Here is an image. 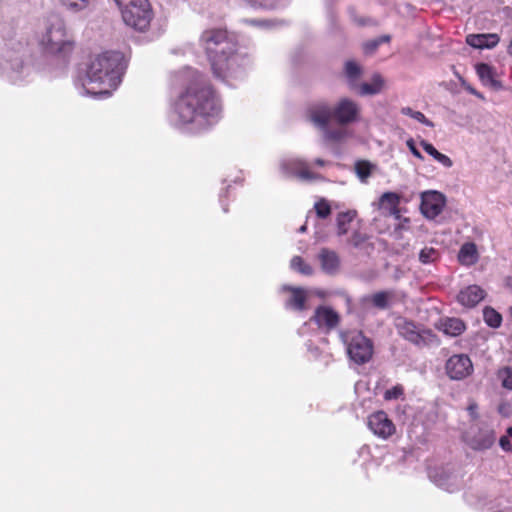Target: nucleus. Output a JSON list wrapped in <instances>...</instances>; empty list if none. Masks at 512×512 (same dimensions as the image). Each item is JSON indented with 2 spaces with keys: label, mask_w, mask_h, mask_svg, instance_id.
I'll return each mask as SVG.
<instances>
[{
  "label": "nucleus",
  "mask_w": 512,
  "mask_h": 512,
  "mask_svg": "<svg viewBox=\"0 0 512 512\" xmlns=\"http://www.w3.org/2000/svg\"><path fill=\"white\" fill-rule=\"evenodd\" d=\"M470 93H472L473 95H475V93H477V91L475 89H469Z\"/></svg>",
  "instance_id": "obj_51"
},
{
  "label": "nucleus",
  "mask_w": 512,
  "mask_h": 512,
  "mask_svg": "<svg viewBox=\"0 0 512 512\" xmlns=\"http://www.w3.org/2000/svg\"><path fill=\"white\" fill-rule=\"evenodd\" d=\"M213 75L220 80L238 79L245 74L248 60L237 53L236 42L226 30L208 29L200 37Z\"/></svg>",
  "instance_id": "obj_2"
},
{
  "label": "nucleus",
  "mask_w": 512,
  "mask_h": 512,
  "mask_svg": "<svg viewBox=\"0 0 512 512\" xmlns=\"http://www.w3.org/2000/svg\"><path fill=\"white\" fill-rule=\"evenodd\" d=\"M315 164H316V165H318V166H324V165H326V164H327V162H326V161H324V160H323V159H321V158H318V159H316V160H315Z\"/></svg>",
  "instance_id": "obj_47"
},
{
  "label": "nucleus",
  "mask_w": 512,
  "mask_h": 512,
  "mask_svg": "<svg viewBox=\"0 0 512 512\" xmlns=\"http://www.w3.org/2000/svg\"><path fill=\"white\" fill-rule=\"evenodd\" d=\"M344 73L351 89L358 87V81L362 76V67L354 60H348L344 65Z\"/></svg>",
  "instance_id": "obj_24"
},
{
  "label": "nucleus",
  "mask_w": 512,
  "mask_h": 512,
  "mask_svg": "<svg viewBox=\"0 0 512 512\" xmlns=\"http://www.w3.org/2000/svg\"><path fill=\"white\" fill-rule=\"evenodd\" d=\"M283 289L289 290L291 292V297L286 302L287 307H290L298 311H302L307 308L305 305V302L307 300L306 290L290 286H284Z\"/></svg>",
  "instance_id": "obj_22"
},
{
  "label": "nucleus",
  "mask_w": 512,
  "mask_h": 512,
  "mask_svg": "<svg viewBox=\"0 0 512 512\" xmlns=\"http://www.w3.org/2000/svg\"><path fill=\"white\" fill-rule=\"evenodd\" d=\"M483 318L485 323L492 328H498L502 323L501 314L492 307H485L483 309Z\"/></svg>",
  "instance_id": "obj_32"
},
{
  "label": "nucleus",
  "mask_w": 512,
  "mask_h": 512,
  "mask_svg": "<svg viewBox=\"0 0 512 512\" xmlns=\"http://www.w3.org/2000/svg\"><path fill=\"white\" fill-rule=\"evenodd\" d=\"M356 217L355 211L340 212L336 218L337 235L343 236L347 234L350 228L351 222Z\"/></svg>",
  "instance_id": "obj_28"
},
{
  "label": "nucleus",
  "mask_w": 512,
  "mask_h": 512,
  "mask_svg": "<svg viewBox=\"0 0 512 512\" xmlns=\"http://www.w3.org/2000/svg\"><path fill=\"white\" fill-rule=\"evenodd\" d=\"M406 145L409 148L410 152L418 159L423 160V156L421 152L416 148L415 142L412 138L406 141Z\"/></svg>",
  "instance_id": "obj_42"
},
{
  "label": "nucleus",
  "mask_w": 512,
  "mask_h": 512,
  "mask_svg": "<svg viewBox=\"0 0 512 512\" xmlns=\"http://www.w3.org/2000/svg\"><path fill=\"white\" fill-rule=\"evenodd\" d=\"M311 320L315 322L319 329L329 332L337 327L340 316L329 306H319L316 308Z\"/></svg>",
  "instance_id": "obj_15"
},
{
  "label": "nucleus",
  "mask_w": 512,
  "mask_h": 512,
  "mask_svg": "<svg viewBox=\"0 0 512 512\" xmlns=\"http://www.w3.org/2000/svg\"><path fill=\"white\" fill-rule=\"evenodd\" d=\"M485 297L484 290L478 285H470L461 290L457 296L459 303L466 307H474Z\"/></svg>",
  "instance_id": "obj_20"
},
{
  "label": "nucleus",
  "mask_w": 512,
  "mask_h": 512,
  "mask_svg": "<svg viewBox=\"0 0 512 512\" xmlns=\"http://www.w3.org/2000/svg\"><path fill=\"white\" fill-rule=\"evenodd\" d=\"M379 47V41L372 40L364 44L365 53H373Z\"/></svg>",
  "instance_id": "obj_44"
},
{
  "label": "nucleus",
  "mask_w": 512,
  "mask_h": 512,
  "mask_svg": "<svg viewBox=\"0 0 512 512\" xmlns=\"http://www.w3.org/2000/svg\"><path fill=\"white\" fill-rule=\"evenodd\" d=\"M498 379L507 390H512V367H504L498 371Z\"/></svg>",
  "instance_id": "obj_37"
},
{
  "label": "nucleus",
  "mask_w": 512,
  "mask_h": 512,
  "mask_svg": "<svg viewBox=\"0 0 512 512\" xmlns=\"http://www.w3.org/2000/svg\"><path fill=\"white\" fill-rule=\"evenodd\" d=\"M384 87V79L379 74L373 75L370 83L358 84V93L362 96L379 94Z\"/></svg>",
  "instance_id": "obj_25"
},
{
  "label": "nucleus",
  "mask_w": 512,
  "mask_h": 512,
  "mask_svg": "<svg viewBox=\"0 0 512 512\" xmlns=\"http://www.w3.org/2000/svg\"><path fill=\"white\" fill-rule=\"evenodd\" d=\"M63 6L69 10L80 11L85 9L91 0H58Z\"/></svg>",
  "instance_id": "obj_38"
},
{
  "label": "nucleus",
  "mask_w": 512,
  "mask_h": 512,
  "mask_svg": "<svg viewBox=\"0 0 512 512\" xmlns=\"http://www.w3.org/2000/svg\"><path fill=\"white\" fill-rule=\"evenodd\" d=\"M465 323L459 318H446L442 320L440 329L449 336H459L465 331Z\"/></svg>",
  "instance_id": "obj_26"
},
{
  "label": "nucleus",
  "mask_w": 512,
  "mask_h": 512,
  "mask_svg": "<svg viewBox=\"0 0 512 512\" xmlns=\"http://www.w3.org/2000/svg\"><path fill=\"white\" fill-rule=\"evenodd\" d=\"M21 0H0V38L3 47L0 54V75L7 78L13 84H20L28 79L33 68L27 61V49L20 41H14V21L6 18L7 7Z\"/></svg>",
  "instance_id": "obj_4"
},
{
  "label": "nucleus",
  "mask_w": 512,
  "mask_h": 512,
  "mask_svg": "<svg viewBox=\"0 0 512 512\" xmlns=\"http://www.w3.org/2000/svg\"><path fill=\"white\" fill-rule=\"evenodd\" d=\"M479 259L477 247L473 242L464 243L458 252V261L465 266L474 265Z\"/></svg>",
  "instance_id": "obj_23"
},
{
  "label": "nucleus",
  "mask_w": 512,
  "mask_h": 512,
  "mask_svg": "<svg viewBox=\"0 0 512 512\" xmlns=\"http://www.w3.org/2000/svg\"><path fill=\"white\" fill-rule=\"evenodd\" d=\"M312 124L322 132L323 139L327 142L339 143L350 136V133L345 126L338 125L336 128H330L329 123H326L324 126L317 123Z\"/></svg>",
  "instance_id": "obj_21"
},
{
  "label": "nucleus",
  "mask_w": 512,
  "mask_h": 512,
  "mask_svg": "<svg viewBox=\"0 0 512 512\" xmlns=\"http://www.w3.org/2000/svg\"><path fill=\"white\" fill-rule=\"evenodd\" d=\"M400 196L395 192H385L379 198L377 203L378 208L388 213L390 210H395L399 206Z\"/></svg>",
  "instance_id": "obj_30"
},
{
  "label": "nucleus",
  "mask_w": 512,
  "mask_h": 512,
  "mask_svg": "<svg viewBox=\"0 0 512 512\" xmlns=\"http://www.w3.org/2000/svg\"><path fill=\"white\" fill-rule=\"evenodd\" d=\"M445 204L446 198L441 192L429 190L421 193L420 210L427 219L436 218L443 211Z\"/></svg>",
  "instance_id": "obj_13"
},
{
  "label": "nucleus",
  "mask_w": 512,
  "mask_h": 512,
  "mask_svg": "<svg viewBox=\"0 0 512 512\" xmlns=\"http://www.w3.org/2000/svg\"><path fill=\"white\" fill-rule=\"evenodd\" d=\"M191 82L175 102L170 122L175 127L198 133L215 124L221 112L219 100L198 71L188 70Z\"/></svg>",
  "instance_id": "obj_1"
},
{
  "label": "nucleus",
  "mask_w": 512,
  "mask_h": 512,
  "mask_svg": "<svg viewBox=\"0 0 512 512\" xmlns=\"http://www.w3.org/2000/svg\"><path fill=\"white\" fill-rule=\"evenodd\" d=\"M306 229H307L306 225H302V226L299 228V230H298V231H299L300 233H304V232L306 231Z\"/></svg>",
  "instance_id": "obj_49"
},
{
  "label": "nucleus",
  "mask_w": 512,
  "mask_h": 512,
  "mask_svg": "<svg viewBox=\"0 0 512 512\" xmlns=\"http://www.w3.org/2000/svg\"><path fill=\"white\" fill-rule=\"evenodd\" d=\"M368 239L369 237L366 233L355 230L347 239V244L355 249H364L368 245Z\"/></svg>",
  "instance_id": "obj_33"
},
{
  "label": "nucleus",
  "mask_w": 512,
  "mask_h": 512,
  "mask_svg": "<svg viewBox=\"0 0 512 512\" xmlns=\"http://www.w3.org/2000/svg\"><path fill=\"white\" fill-rule=\"evenodd\" d=\"M395 298L393 291H379L370 296L369 300L371 304L381 310L388 309Z\"/></svg>",
  "instance_id": "obj_27"
},
{
  "label": "nucleus",
  "mask_w": 512,
  "mask_h": 512,
  "mask_svg": "<svg viewBox=\"0 0 512 512\" xmlns=\"http://www.w3.org/2000/svg\"><path fill=\"white\" fill-rule=\"evenodd\" d=\"M500 37L496 33L469 34L466 43L476 49H493L498 45Z\"/></svg>",
  "instance_id": "obj_19"
},
{
  "label": "nucleus",
  "mask_w": 512,
  "mask_h": 512,
  "mask_svg": "<svg viewBox=\"0 0 512 512\" xmlns=\"http://www.w3.org/2000/svg\"><path fill=\"white\" fill-rule=\"evenodd\" d=\"M250 23L251 24H258L259 22H257L256 20H251Z\"/></svg>",
  "instance_id": "obj_52"
},
{
  "label": "nucleus",
  "mask_w": 512,
  "mask_h": 512,
  "mask_svg": "<svg viewBox=\"0 0 512 512\" xmlns=\"http://www.w3.org/2000/svg\"><path fill=\"white\" fill-rule=\"evenodd\" d=\"M507 53L512 56V38L507 48Z\"/></svg>",
  "instance_id": "obj_48"
},
{
  "label": "nucleus",
  "mask_w": 512,
  "mask_h": 512,
  "mask_svg": "<svg viewBox=\"0 0 512 512\" xmlns=\"http://www.w3.org/2000/svg\"><path fill=\"white\" fill-rule=\"evenodd\" d=\"M445 370L450 379L462 380L472 374L473 364L468 355L455 354L446 361Z\"/></svg>",
  "instance_id": "obj_12"
},
{
  "label": "nucleus",
  "mask_w": 512,
  "mask_h": 512,
  "mask_svg": "<svg viewBox=\"0 0 512 512\" xmlns=\"http://www.w3.org/2000/svg\"><path fill=\"white\" fill-rule=\"evenodd\" d=\"M467 411L472 419L478 418V405L475 401H471L467 407Z\"/></svg>",
  "instance_id": "obj_43"
},
{
  "label": "nucleus",
  "mask_w": 512,
  "mask_h": 512,
  "mask_svg": "<svg viewBox=\"0 0 512 512\" xmlns=\"http://www.w3.org/2000/svg\"><path fill=\"white\" fill-rule=\"evenodd\" d=\"M121 14L124 22L139 31H145L152 20V11L148 0L140 3L134 0L129 7L122 8Z\"/></svg>",
  "instance_id": "obj_10"
},
{
  "label": "nucleus",
  "mask_w": 512,
  "mask_h": 512,
  "mask_svg": "<svg viewBox=\"0 0 512 512\" xmlns=\"http://www.w3.org/2000/svg\"><path fill=\"white\" fill-rule=\"evenodd\" d=\"M476 73L484 86L495 91L503 89V85L497 78V72L494 67L486 63H479L475 66Z\"/></svg>",
  "instance_id": "obj_16"
},
{
  "label": "nucleus",
  "mask_w": 512,
  "mask_h": 512,
  "mask_svg": "<svg viewBox=\"0 0 512 512\" xmlns=\"http://www.w3.org/2000/svg\"><path fill=\"white\" fill-rule=\"evenodd\" d=\"M281 169L288 177H296L301 181H317L322 176L309 170L308 164L299 158H287L281 162Z\"/></svg>",
  "instance_id": "obj_11"
},
{
  "label": "nucleus",
  "mask_w": 512,
  "mask_h": 512,
  "mask_svg": "<svg viewBox=\"0 0 512 512\" xmlns=\"http://www.w3.org/2000/svg\"><path fill=\"white\" fill-rule=\"evenodd\" d=\"M346 345L349 358L356 364L367 363L373 355L372 341L360 331H349L341 334Z\"/></svg>",
  "instance_id": "obj_7"
},
{
  "label": "nucleus",
  "mask_w": 512,
  "mask_h": 512,
  "mask_svg": "<svg viewBox=\"0 0 512 512\" xmlns=\"http://www.w3.org/2000/svg\"><path fill=\"white\" fill-rule=\"evenodd\" d=\"M376 41H379V45L382 44V43H386V42H389L390 41V36L389 35H383L377 39H375Z\"/></svg>",
  "instance_id": "obj_46"
},
{
  "label": "nucleus",
  "mask_w": 512,
  "mask_h": 512,
  "mask_svg": "<svg viewBox=\"0 0 512 512\" xmlns=\"http://www.w3.org/2000/svg\"><path fill=\"white\" fill-rule=\"evenodd\" d=\"M387 214H388V215H391V216H394L396 219H399V218H400V209H399V206H396V207H395V210H390Z\"/></svg>",
  "instance_id": "obj_45"
},
{
  "label": "nucleus",
  "mask_w": 512,
  "mask_h": 512,
  "mask_svg": "<svg viewBox=\"0 0 512 512\" xmlns=\"http://www.w3.org/2000/svg\"><path fill=\"white\" fill-rule=\"evenodd\" d=\"M463 439L472 450L485 451L495 444L496 433L492 425L486 422H477L468 428Z\"/></svg>",
  "instance_id": "obj_9"
},
{
  "label": "nucleus",
  "mask_w": 512,
  "mask_h": 512,
  "mask_svg": "<svg viewBox=\"0 0 512 512\" xmlns=\"http://www.w3.org/2000/svg\"><path fill=\"white\" fill-rule=\"evenodd\" d=\"M499 445L505 452L512 451V427L507 428L506 434L499 438Z\"/></svg>",
  "instance_id": "obj_40"
},
{
  "label": "nucleus",
  "mask_w": 512,
  "mask_h": 512,
  "mask_svg": "<svg viewBox=\"0 0 512 512\" xmlns=\"http://www.w3.org/2000/svg\"><path fill=\"white\" fill-rule=\"evenodd\" d=\"M290 267L292 270L299 272L305 276H311L313 274V268L306 263L300 256H294L290 261Z\"/></svg>",
  "instance_id": "obj_34"
},
{
  "label": "nucleus",
  "mask_w": 512,
  "mask_h": 512,
  "mask_svg": "<svg viewBox=\"0 0 512 512\" xmlns=\"http://www.w3.org/2000/svg\"><path fill=\"white\" fill-rule=\"evenodd\" d=\"M395 326L400 336L418 347L430 346L438 342L432 330L406 318H398Z\"/></svg>",
  "instance_id": "obj_8"
},
{
  "label": "nucleus",
  "mask_w": 512,
  "mask_h": 512,
  "mask_svg": "<svg viewBox=\"0 0 512 512\" xmlns=\"http://www.w3.org/2000/svg\"><path fill=\"white\" fill-rule=\"evenodd\" d=\"M367 425L370 431L381 439H388L396 432L393 421L387 413L380 410L368 416Z\"/></svg>",
  "instance_id": "obj_14"
},
{
  "label": "nucleus",
  "mask_w": 512,
  "mask_h": 512,
  "mask_svg": "<svg viewBox=\"0 0 512 512\" xmlns=\"http://www.w3.org/2000/svg\"><path fill=\"white\" fill-rule=\"evenodd\" d=\"M401 113L403 115L413 118L414 120L422 123L423 125H425L427 127H431V128L434 127V123L431 120H429L428 118H426V116L420 111H415L410 107H403L401 109Z\"/></svg>",
  "instance_id": "obj_35"
},
{
  "label": "nucleus",
  "mask_w": 512,
  "mask_h": 512,
  "mask_svg": "<svg viewBox=\"0 0 512 512\" xmlns=\"http://www.w3.org/2000/svg\"><path fill=\"white\" fill-rule=\"evenodd\" d=\"M127 62L123 53L106 51L96 55L87 66L85 76L79 78V94L106 98L121 83Z\"/></svg>",
  "instance_id": "obj_3"
},
{
  "label": "nucleus",
  "mask_w": 512,
  "mask_h": 512,
  "mask_svg": "<svg viewBox=\"0 0 512 512\" xmlns=\"http://www.w3.org/2000/svg\"><path fill=\"white\" fill-rule=\"evenodd\" d=\"M314 208L317 216L322 219L327 218L331 213V207L329 203L324 199L316 202Z\"/></svg>",
  "instance_id": "obj_39"
},
{
  "label": "nucleus",
  "mask_w": 512,
  "mask_h": 512,
  "mask_svg": "<svg viewBox=\"0 0 512 512\" xmlns=\"http://www.w3.org/2000/svg\"><path fill=\"white\" fill-rule=\"evenodd\" d=\"M475 96H477L478 98H481V99H483V96H482V94H481V93H479V92L475 93Z\"/></svg>",
  "instance_id": "obj_50"
},
{
  "label": "nucleus",
  "mask_w": 512,
  "mask_h": 512,
  "mask_svg": "<svg viewBox=\"0 0 512 512\" xmlns=\"http://www.w3.org/2000/svg\"><path fill=\"white\" fill-rule=\"evenodd\" d=\"M420 145L426 153L432 156L437 162L442 164L446 168H450L453 165L452 160L445 154L440 153L431 143L422 140Z\"/></svg>",
  "instance_id": "obj_29"
},
{
  "label": "nucleus",
  "mask_w": 512,
  "mask_h": 512,
  "mask_svg": "<svg viewBox=\"0 0 512 512\" xmlns=\"http://www.w3.org/2000/svg\"><path fill=\"white\" fill-rule=\"evenodd\" d=\"M40 46L51 56L66 57L74 48V41L66 28L64 19L58 14H50L46 19L45 32Z\"/></svg>",
  "instance_id": "obj_6"
},
{
  "label": "nucleus",
  "mask_w": 512,
  "mask_h": 512,
  "mask_svg": "<svg viewBox=\"0 0 512 512\" xmlns=\"http://www.w3.org/2000/svg\"><path fill=\"white\" fill-rule=\"evenodd\" d=\"M438 257L439 252L433 247H425L419 253V261L423 264L433 263Z\"/></svg>",
  "instance_id": "obj_36"
},
{
  "label": "nucleus",
  "mask_w": 512,
  "mask_h": 512,
  "mask_svg": "<svg viewBox=\"0 0 512 512\" xmlns=\"http://www.w3.org/2000/svg\"><path fill=\"white\" fill-rule=\"evenodd\" d=\"M404 394V388L402 385H395L390 389H387L384 393L385 400H396Z\"/></svg>",
  "instance_id": "obj_41"
},
{
  "label": "nucleus",
  "mask_w": 512,
  "mask_h": 512,
  "mask_svg": "<svg viewBox=\"0 0 512 512\" xmlns=\"http://www.w3.org/2000/svg\"><path fill=\"white\" fill-rule=\"evenodd\" d=\"M318 260L320 262L322 270L329 275H335L340 269V257L339 255L328 248H322L318 254Z\"/></svg>",
  "instance_id": "obj_18"
},
{
  "label": "nucleus",
  "mask_w": 512,
  "mask_h": 512,
  "mask_svg": "<svg viewBox=\"0 0 512 512\" xmlns=\"http://www.w3.org/2000/svg\"><path fill=\"white\" fill-rule=\"evenodd\" d=\"M375 166L369 161H358L355 164V172L362 183H367Z\"/></svg>",
  "instance_id": "obj_31"
},
{
  "label": "nucleus",
  "mask_w": 512,
  "mask_h": 512,
  "mask_svg": "<svg viewBox=\"0 0 512 512\" xmlns=\"http://www.w3.org/2000/svg\"><path fill=\"white\" fill-rule=\"evenodd\" d=\"M435 484L448 492H454L458 490L461 486L462 480L461 478L450 471L441 469L437 471L434 475H430Z\"/></svg>",
  "instance_id": "obj_17"
},
{
  "label": "nucleus",
  "mask_w": 512,
  "mask_h": 512,
  "mask_svg": "<svg viewBox=\"0 0 512 512\" xmlns=\"http://www.w3.org/2000/svg\"><path fill=\"white\" fill-rule=\"evenodd\" d=\"M360 105L347 97L340 98L334 106L325 101H319L309 106L307 116L311 123L324 126L334 120L338 125L346 126L359 121Z\"/></svg>",
  "instance_id": "obj_5"
}]
</instances>
